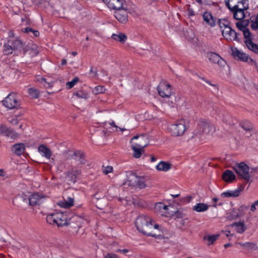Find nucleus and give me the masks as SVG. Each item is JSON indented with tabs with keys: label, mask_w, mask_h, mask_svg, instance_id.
<instances>
[{
	"label": "nucleus",
	"mask_w": 258,
	"mask_h": 258,
	"mask_svg": "<svg viewBox=\"0 0 258 258\" xmlns=\"http://www.w3.org/2000/svg\"><path fill=\"white\" fill-rule=\"evenodd\" d=\"M151 217L147 215L139 216L136 221V226L141 233L148 236L156 237L157 235L153 232V230L159 227L158 224L153 225Z\"/></svg>",
	"instance_id": "obj_1"
},
{
	"label": "nucleus",
	"mask_w": 258,
	"mask_h": 258,
	"mask_svg": "<svg viewBox=\"0 0 258 258\" xmlns=\"http://www.w3.org/2000/svg\"><path fill=\"white\" fill-rule=\"evenodd\" d=\"M71 220H67V214L62 212H56L48 215L46 217L47 223L51 225H56L57 227H62L71 224Z\"/></svg>",
	"instance_id": "obj_2"
},
{
	"label": "nucleus",
	"mask_w": 258,
	"mask_h": 258,
	"mask_svg": "<svg viewBox=\"0 0 258 258\" xmlns=\"http://www.w3.org/2000/svg\"><path fill=\"white\" fill-rule=\"evenodd\" d=\"M3 105L8 109H19L21 107V102L17 98L16 93H10L2 101Z\"/></svg>",
	"instance_id": "obj_3"
},
{
	"label": "nucleus",
	"mask_w": 258,
	"mask_h": 258,
	"mask_svg": "<svg viewBox=\"0 0 258 258\" xmlns=\"http://www.w3.org/2000/svg\"><path fill=\"white\" fill-rule=\"evenodd\" d=\"M232 168L238 175L242 177V178L244 179L246 181H249L250 178L249 172V168L246 164L242 162L240 163L236 164Z\"/></svg>",
	"instance_id": "obj_4"
},
{
	"label": "nucleus",
	"mask_w": 258,
	"mask_h": 258,
	"mask_svg": "<svg viewBox=\"0 0 258 258\" xmlns=\"http://www.w3.org/2000/svg\"><path fill=\"white\" fill-rule=\"evenodd\" d=\"M232 54L235 59L240 60L243 62H247L248 64L253 65L258 68L257 63L255 61L249 57L248 55L238 50L236 48H232Z\"/></svg>",
	"instance_id": "obj_5"
},
{
	"label": "nucleus",
	"mask_w": 258,
	"mask_h": 258,
	"mask_svg": "<svg viewBox=\"0 0 258 258\" xmlns=\"http://www.w3.org/2000/svg\"><path fill=\"white\" fill-rule=\"evenodd\" d=\"M211 130V125L209 122L205 120H201L199 121L197 127L194 131L195 137L201 138L202 135L208 134Z\"/></svg>",
	"instance_id": "obj_6"
},
{
	"label": "nucleus",
	"mask_w": 258,
	"mask_h": 258,
	"mask_svg": "<svg viewBox=\"0 0 258 258\" xmlns=\"http://www.w3.org/2000/svg\"><path fill=\"white\" fill-rule=\"evenodd\" d=\"M169 129L172 136H182L186 130L185 122L184 120H179L175 123L171 124Z\"/></svg>",
	"instance_id": "obj_7"
},
{
	"label": "nucleus",
	"mask_w": 258,
	"mask_h": 258,
	"mask_svg": "<svg viewBox=\"0 0 258 258\" xmlns=\"http://www.w3.org/2000/svg\"><path fill=\"white\" fill-rule=\"evenodd\" d=\"M128 185L130 186H137L139 188L142 189L146 187L144 179L143 177H138L132 172H128L127 175Z\"/></svg>",
	"instance_id": "obj_8"
},
{
	"label": "nucleus",
	"mask_w": 258,
	"mask_h": 258,
	"mask_svg": "<svg viewBox=\"0 0 258 258\" xmlns=\"http://www.w3.org/2000/svg\"><path fill=\"white\" fill-rule=\"evenodd\" d=\"M233 18L237 20H242L246 17L244 11L249 9L248 3L244 2L241 8H239L238 5H236L233 6Z\"/></svg>",
	"instance_id": "obj_9"
},
{
	"label": "nucleus",
	"mask_w": 258,
	"mask_h": 258,
	"mask_svg": "<svg viewBox=\"0 0 258 258\" xmlns=\"http://www.w3.org/2000/svg\"><path fill=\"white\" fill-rule=\"evenodd\" d=\"M171 85L165 81L160 82L157 91L159 95L162 98H168L171 95Z\"/></svg>",
	"instance_id": "obj_10"
},
{
	"label": "nucleus",
	"mask_w": 258,
	"mask_h": 258,
	"mask_svg": "<svg viewBox=\"0 0 258 258\" xmlns=\"http://www.w3.org/2000/svg\"><path fill=\"white\" fill-rule=\"evenodd\" d=\"M82 173L80 169L76 167H71L65 173L66 178L68 182V184L75 183L77 181V178Z\"/></svg>",
	"instance_id": "obj_11"
},
{
	"label": "nucleus",
	"mask_w": 258,
	"mask_h": 258,
	"mask_svg": "<svg viewBox=\"0 0 258 258\" xmlns=\"http://www.w3.org/2000/svg\"><path fill=\"white\" fill-rule=\"evenodd\" d=\"M222 34L224 38L227 41H236L238 42H240V39L238 36L239 34L232 29L229 25L222 30Z\"/></svg>",
	"instance_id": "obj_12"
},
{
	"label": "nucleus",
	"mask_w": 258,
	"mask_h": 258,
	"mask_svg": "<svg viewBox=\"0 0 258 258\" xmlns=\"http://www.w3.org/2000/svg\"><path fill=\"white\" fill-rule=\"evenodd\" d=\"M114 16L119 22L122 24H125L128 21L127 9L124 7L114 12Z\"/></svg>",
	"instance_id": "obj_13"
},
{
	"label": "nucleus",
	"mask_w": 258,
	"mask_h": 258,
	"mask_svg": "<svg viewBox=\"0 0 258 258\" xmlns=\"http://www.w3.org/2000/svg\"><path fill=\"white\" fill-rule=\"evenodd\" d=\"M148 145L147 144H139L135 143L132 145L131 148L133 151V157L135 158H139L141 157L143 153H144V148Z\"/></svg>",
	"instance_id": "obj_14"
},
{
	"label": "nucleus",
	"mask_w": 258,
	"mask_h": 258,
	"mask_svg": "<svg viewBox=\"0 0 258 258\" xmlns=\"http://www.w3.org/2000/svg\"><path fill=\"white\" fill-rule=\"evenodd\" d=\"M103 2L110 9L116 10V11L123 8V0H103Z\"/></svg>",
	"instance_id": "obj_15"
},
{
	"label": "nucleus",
	"mask_w": 258,
	"mask_h": 258,
	"mask_svg": "<svg viewBox=\"0 0 258 258\" xmlns=\"http://www.w3.org/2000/svg\"><path fill=\"white\" fill-rule=\"evenodd\" d=\"M0 133L3 136L13 140L16 139L18 136V134L15 132L13 130L8 128L6 126H1L0 127Z\"/></svg>",
	"instance_id": "obj_16"
},
{
	"label": "nucleus",
	"mask_w": 258,
	"mask_h": 258,
	"mask_svg": "<svg viewBox=\"0 0 258 258\" xmlns=\"http://www.w3.org/2000/svg\"><path fill=\"white\" fill-rule=\"evenodd\" d=\"M74 159L78 162V164L84 165L87 163L85 154L81 150H75L74 152Z\"/></svg>",
	"instance_id": "obj_17"
},
{
	"label": "nucleus",
	"mask_w": 258,
	"mask_h": 258,
	"mask_svg": "<svg viewBox=\"0 0 258 258\" xmlns=\"http://www.w3.org/2000/svg\"><path fill=\"white\" fill-rule=\"evenodd\" d=\"M208 57L210 61L217 63L220 66H223L225 63L224 60L215 53L210 52L208 53Z\"/></svg>",
	"instance_id": "obj_18"
},
{
	"label": "nucleus",
	"mask_w": 258,
	"mask_h": 258,
	"mask_svg": "<svg viewBox=\"0 0 258 258\" xmlns=\"http://www.w3.org/2000/svg\"><path fill=\"white\" fill-rule=\"evenodd\" d=\"M204 21L209 26L213 27L216 25V18L214 17L211 13L206 12L203 15Z\"/></svg>",
	"instance_id": "obj_19"
},
{
	"label": "nucleus",
	"mask_w": 258,
	"mask_h": 258,
	"mask_svg": "<svg viewBox=\"0 0 258 258\" xmlns=\"http://www.w3.org/2000/svg\"><path fill=\"white\" fill-rule=\"evenodd\" d=\"M38 152L40 154L47 159H50L52 154L50 149L47 148L45 145H40L38 148Z\"/></svg>",
	"instance_id": "obj_20"
},
{
	"label": "nucleus",
	"mask_w": 258,
	"mask_h": 258,
	"mask_svg": "<svg viewBox=\"0 0 258 258\" xmlns=\"http://www.w3.org/2000/svg\"><path fill=\"white\" fill-rule=\"evenodd\" d=\"M238 244H239L243 249L250 252L256 250L258 249V247L256 246V244L253 242H239L238 243Z\"/></svg>",
	"instance_id": "obj_21"
},
{
	"label": "nucleus",
	"mask_w": 258,
	"mask_h": 258,
	"mask_svg": "<svg viewBox=\"0 0 258 258\" xmlns=\"http://www.w3.org/2000/svg\"><path fill=\"white\" fill-rule=\"evenodd\" d=\"M25 150V146L23 143H17L14 145L12 150L18 156L21 155Z\"/></svg>",
	"instance_id": "obj_22"
},
{
	"label": "nucleus",
	"mask_w": 258,
	"mask_h": 258,
	"mask_svg": "<svg viewBox=\"0 0 258 258\" xmlns=\"http://www.w3.org/2000/svg\"><path fill=\"white\" fill-rule=\"evenodd\" d=\"M235 178L233 172L230 170H225L222 175L223 179L227 182H231Z\"/></svg>",
	"instance_id": "obj_23"
},
{
	"label": "nucleus",
	"mask_w": 258,
	"mask_h": 258,
	"mask_svg": "<svg viewBox=\"0 0 258 258\" xmlns=\"http://www.w3.org/2000/svg\"><path fill=\"white\" fill-rule=\"evenodd\" d=\"M158 171H167L171 168V164L170 163L164 161H161L156 167Z\"/></svg>",
	"instance_id": "obj_24"
},
{
	"label": "nucleus",
	"mask_w": 258,
	"mask_h": 258,
	"mask_svg": "<svg viewBox=\"0 0 258 258\" xmlns=\"http://www.w3.org/2000/svg\"><path fill=\"white\" fill-rule=\"evenodd\" d=\"M58 205L62 208H69L74 205V198L68 197L67 200L64 199L63 201L59 202Z\"/></svg>",
	"instance_id": "obj_25"
},
{
	"label": "nucleus",
	"mask_w": 258,
	"mask_h": 258,
	"mask_svg": "<svg viewBox=\"0 0 258 258\" xmlns=\"http://www.w3.org/2000/svg\"><path fill=\"white\" fill-rule=\"evenodd\" d=\"M41 199L37 194H34L29 196L28 201L29 204L31 206H34L36 205H39L40 203Z\"/></svg>",
	"instance_id": "obj_26"
},
{
	"label": "nucleus",
	"mask_w": 258,
	"mask_h": 258,
	"mask_svg": "<svg viewBox=\"0 0 258 258\" xmlns=\"http://www.w3.org/2000/svg\"><path fill=\"white\" fill-rule=\"evenodd\" d=\"M172 206H166L161 203H156L155 206V209L157 211L163 212V211H167L168 214H170V209H172Z\"/></svg>",
	"instance_id": "obj_27"
},
{
	"label": "nucleus",
	"mask_w": 258,
	"mask_h": 258,
	"mask_svg": "<svg viewBox=\"0 0 258 258\" xmlns=\"http://www.w3.org/2000/svg\"><path fill=\"white\" fill-rule=\"evenodd\" d=\"M231 226L232 227L235 226V230L237 233L240 234L243 233L246 229V227L243 222H234Z\"/></svg>",
	"instance_id": "obj_28"
},
{
	"label": "nucleus",
	"mask_w": 258,
	"mask_h": 258,
	"mask_svg": "<svg viewBox=\"0 0 258 258\" xmlns=\"http://www.w3.org/2000/svg\"><path fill=\"white\" fill-rule=\"evenodd\" d=\"M240 126L246 132H251L253 130V125L248 120L241 121Z\"/></svg>",
	"instance_id": "obj_29"
},
{
	"label": "nucleus",
	"mask_w": 258,
	"mask_h": 258,
	"mask_svg": "<svg viewBox=\"0 0 258 258\" xmlns=\"http://www.w3.org/2000/svg\"><path fill=\"white\" fill-rule=\"evenodd\" d=\"M209 208V206L204 203H199L193 207V210L198 212H202L206 211Z\"/></svg>",
	"instance_id": "obj_30"
},
{
	"label": "nucleus",
	"mask_w": 258,
	"mask_h": 258,
	"mask_svg": "<svg viewBox=\"0 0 258 258\" xmlns=\"http://www.w3.org/2000/svg\"><path fill=\"white\" fill-rule=\"evenodd\" d=\"M12 43L11 42V40L9 39L7 43L4 44V49L3 52L6 55H9L13 53V51L14 49L12 47Z\"/></svg>",
	"instance_id": "obj_31"
},
{
	"label": "nucleus",
	"mask_w": 258,
	"mask_h": 258,
	"mask_svg": "<svg viewBox=\"0 0 258 258\" xmlns=\"http://www.w3.org/2000/svg\"><path fill=\"white\" fill-rule=\"evenodd\" d=\"M12 43V47L14 50H21L23 47V44L21 40L15 39L14 38L11 39Z\"/></svg>",
	"instance_id": "obj_32"
},
{
	"label": "nucleus",
	"mask_w": 258,
	"mask_h": 258,
	"mask_svg": "<svg viewBox=\"0 0 258 258\" xmlns=\"http://www.w3.org/2000/svg\"><path fill=\"white\" fill-rule=\"evenodd\" d=\"M219 237V234L207 235L203 237V240H207L208 245L213 244V243L218 239Z\"/></svg>",
	"instance_id": "obj_33"
},
{
	"label": "nucleus",
	"mask_w": 258,
	"mask_h": 258,
	"mask_svg": "<svg viewBox=\"0 0 258 258\" xmlns=\"http://www.w3.org/2000/svg\"><path fill=\"white\" fill-rule=\"evenodd\" d=\"M240 190H229L221 194L222 197H237L240 195Z\"/></svg>",
	"instance_id": "obj_34"
},
{
	"label": "nucleus",
	"mask_w": 258,
	"mask_h": 258,
	"mask_svg": "<svg viewBox=\"0 0 258 258\" xmlns=\"http://www.w3.org/2000/svg\"><path fill=\"white\" fill-rule=\"evenodd\" d=\"M111 37L112 39L119 41L121 43H124L127 39L126 35L122 33H119L118 34H113Z\"/></svg>",
	"instance_id": "obj_35"
},
{
	"label": "nucleus",
	"mask_w": 258,
	"mask_h": 258,
	"mask_svg": "<svg viewBox=\"0 0 258 258\" xmlns=\"http://www.w3.org/2000/svg\"><path fill=\"white\" fill-rule=\"evenodd\" d=\"M240 216L239 213L235 209H233L232 211L227 213L226 219L229 220H235Z\"/></svg>",
	"instance_id": "obj_36"
},
{
	"label": "nucleus",
	"mask_w": 258,
	"mask_h": 258,
	"mask_svg": "<svg viewBox=\"0 0 258 258\" xmlns=\"http://www.w3.org/2000/svg\"><path fill=\"white\" fill-rule=\"evenodd\" d=\"M248 41L249 43L246 45L248 49L258 54V44L254 43L252 41L249 40Z\"/></svg>",
	"instance_id": "obj_37"
},
{
	"label": "nucleus",
	"mask_w": 258,
	"mask_h": 258,
	"mask_svg": "<svg viewBox=\"0 0 258 258\" xmlns=\"http://www.w3.org/2000/svg\"><path fill=\"white\" fill-rule=\"evenodd\" d=\"M243 36L245 38L244 43L245 45H247L249 43V40L252 41L251 34L248 28L243 30Z\"/></svg>",
	"instance_id": "obj_38"
},
{
	"label": "nucleus",
	"mask_w": 258,
	"mask_h": 258,
	"mask_svg": "<svg viewBox=\"0 0 258 258\" xmlns=\"http://www.w3.org/2000/svg\"><path fill=\"white\" fill-rule=\"evenodd\" d=\"M28 93L32 98H38L39 96V91L34 88H30L28 89Z\"/></svg>",
	"instance_id": "obj_39"
},
{
	"label": "nucleus",
	"mask_w": 258,
	"mask_h": 258,
	"mask_svg": "<svg viewBox=\"0 0 258 258\" xmlns=\"http://www.w3.org/2000/svg\"><path fill=\"white\" fill-rule=\"evenodd\" d=\"M223 120L225 122L230 125H234L236 121V120H234L230 115L228 114L224 116Z\"/></svg>",
	"instance_id": "obj_40"
},
{
	"label": "nucleus",
	"mask_w": 258,
	"mask_h": 258,
	"mask_svg": "<svg viewBox=\"0 0 258 258\" xmlns=\"http://www.w3.org/2000/svg\"><path fill=\"white\" fill-rule=\"evenodd\" d=\"M73 95H76L79 98L87 99L88 98V94L83 90L74 92Z\"/></svg>",
	"instance_id": "obj_41"
},
{
	"label": "nucleus",
	"mask_w": 258,
	"mask_h": 258,
	"mask_svg": "<svg viewBox=\"0 0 258 258\" xmlns=\"http://www.w3.org/2000/svg\"><path fill=\"white\" fill-rule=\"evenodd\" d=\"M218 23L220 29H222L223 27L226 28V27H228L230 24V23L226 19H219L218 21Z\"/></svg>",
	"instance_id": "obj_42"
},
{
	"label": "nucleus",
	"mask_w": 258,
	"mask_h": 258,
	"mask_svg": "<svg viewBox=\"0 0 258 258\" xmlns=\"http://www.w3.org/2000/svg\"><path fill=\"white\" fill-rule=\"evenodd\" d=\"M170 212L171 213L170 214L172 216H174L175 218L177 219L182 218L184 216V214L182 211L177 210L176 211H173L172 210H170Z\"/></svg>",
	"instance_id": "obj_43"
},
{
	"label": "nucleus",
	"mask_w": 258,
	"mask_h": 258,
	"mask_svg": "<svg viewBox=\"0 0 258 258\" xmlns=\"http://www.w3.org/2000/svg\"><path fill=\"white\" fill-rule=\"evenodd\" d=\"M22 31L25 33L32 32L33 33V36L34 37H37L39 35V32L38 31L34 30L30 27H26L22 29Z\"/></svg>",
	"instance_id": "obj_44"
},
{
	"label": "nucleus",
	"mask_w": 258,
	"mask_h": 258,
	"mask_svg": "<svg viewBox=\"0 0 258 258\" xmlns=\"http://www.w3.org/2000/svg\"><path fill=\"white\" fill-rule=\"evenodd\" d=\"M79 81V78L77 77L74 78L71 81L68 82L66 84L67 87L68 89L73 88L76 84Z\"/></svg>",
	"instance_id": "obj_45"
},
{
	"label": "nucleus",
	"mask_w": 258,
	"mask_h": 258,
	"mask_svg": "<svg viewBox=\"0 0 258 258\" xmlns=\"http://www.w3.org/2000/svg\"><path fill=\"white\" fill-rule=\"evenodd\" d=\"M105 88L104 86H97L93 90V92L95 94L103 93L105 91Z\"/></svg>",
	"instance_id": "obj_46"
},
{
	"label": "nucleus",
	"mask_w": 258,
	"mask_h": 258,
	"mask_svg": "<svg viewBox=\"0 0 258 258\" xmlns=\"http://www.w3.org/2000/svg\"><path fill=\"white\" fill-rule=\"evenodd\" d=\"M63 155L66 160H70L71 159H73L75 155H74V152L73 153L70 150L66 151L63 152Z\"/></svg>",
	"instance_id": "obj_47"
},
{
	"label": "nucleus",
	"mask_w": 258,
	"mask_h": 258,
	"mask_svg": "<svg viewBox=\"0 0 258 258\" xmlns=\"http://www.w3.org/2000/svg\"><path fill=\"white\" fill-rule=\"evenodd\" d=\"M28 196H27L26 195L24 194V193H22L21 194H19L17 196V198L19 199L20 200L23 201L24 202L26 203H29L28 199H29Z\"/></svg>",
	"instance_id": "obj_48"
},
{
	"label": "nucleus",
	"mask_w": 258,
	"mask_h": 258,
	"mask_svg": "<svg viewBox=\"0 0 258 258\" xmlns=\"http://www.w3.org/2000/svg\"><path fill=\"white\" fill-rule=\"evenodd\" d=\"M186 219L177 220L176 225L178 228L181 229L183 226H185Z\"/></svg>",
	"instance_id": "obj_49"
},
{
	"label": "nucleus",
	"mask_w": 258,
	"mask_h": 258,
	"mask_svg": "<svg viewBox=\"0 0 258 258\" xmlns=\"http://www.w3.org/2000/svg\"><path fill=\"white\" fill-rule=\"evenodd\" d=\"M248 206L245 205L240 206L238 209V212L239 213V215H243L244 214V211L248 209Z\"/></svg>",
	"instance_id": "obj_50"
},
{
	"label": "nucleus",
	"mask_w": 258,
	"mask_h": 258,
	"mask_svg": "<svg viewBox=\"0 0 258 258\" xmlns=\"http://www.w3.org/2000/svg\"><path fill=\"white\" fill-rule=\"evenodd\" d=\"M236 26L237 28L240 31H243V30H245L246 28H245L242 23L241 21L238 22L236 23Z\"/></svg>",
	"instance_id": "obj_51"
},
{
	"label": "nucleus",
	"mask_w": 258,
	"mask_h": 258,
	"mask_svg": "<svg viewBox=\"0 0 258 258\" xmlns=\"http://www.w3.org/2000/svg\"><path fill=\"white\" fill-rule=\"evenodd\" d=\"M113 171V168L110 166H108L106 167V168L103 170V172L105 174H107L109 173H111Z\"/></svg>",
	"instance_id": "obj_52"
},
{
	"label": "nucleus",
	"mask_w": 258,
	"mask_h": 258,
	"mask_svg": "<svg viewBox=\"0 0 258 258\" xmlns=\"http://www.w3.org/2000/svg\"><path fill=\"white\" fill-rule=\"evenodd\" d=\"M251 28L253 30H256L258 28V21L255 19V21H251Z\"/></svg>",
	"instance_id": "obj_53"
},
{
	"label": "nucleus",
	"mask_w": 258,
	"mask_h": 258,
	"mask_svg": "<svg viewBox=\"0 0 258 258\" xmlns=\"http://www.w3.org/2000/svg\"><path fill=\"white\" fill-rule=\"evenodd\" d=\"M256 206H258V200L255 201L251 206L250 207V211L252 212H254L256 208Z\"/></svg>",
	"instance_id": "obj_54"
},
{
	"label": "nucleus",
	"mask_w": 258,
	"mask_h": 258,
	"mask_svg": "<svg viewBox=\"0 0 258 258\" xmlns=\"http://www.w3.org/2000/svg\"><path fill=\"white\" fill-rule=\"evenodd\" d=\"M105 258H118V256L117 255L114 253H108L107 254L105 257Z\"/></svg>",
	"instance_id": "obj_55"
},
{
	"label": "nucleus",
	"mask_w": 258,
	"mask_h": 258,
	"mask_svg": "<svg viewBox=\"0 0 258 258\" xmlns=\"http://www.w3.org/2000/svg\"><path fill=\"white\" fill-rule=\"evenodd\" d=\"M229 0H228V1H226L225 2V5L226 6V7L228 8V9L231 12H232L234 10V9H233V7H231L230 5V3H229Z\"/></svg>",
	"instance_id": "obj_56"
},
{
	"label": "nucleus",
	"mask_w": 258,
	"mask_h": 258,
	"mask_svg": "<svg viewBox=\"0 0 258 258\" xmlns=\"http://www.w3.org/2000/svg\"><path fill=\"white\" fill-rule=\"evenodd\" d=\"M57 168L60 169V171H62V170L64 168V164L63 162H60L57 165Z\"/></svg>",
	"instance_id": "obj_57"
},
{
	"label": "nucleus",
	"mask_w": 258,
	"mask_h": 258,
	"mask_svg": "<svg viewBox=\"0 0 258 258\" xmlns=\"http://www.w3.org/2000/svg\"><path fill=\"white\" fill-rule=\"evenodd\" d=\"M243 24L244 26L246 28L249 24V20H243L241 21Z\"/></svg>",
	"instance_id": "obj_58"
},
{
	"label": "nucleus",
	"mask_w": 258,
	"mask_h": 258,
	"mask_svg": "<svg viewBox=\"0 0 258 258\" xmlns=\"http://www.w3.org/2000/svg\"><path fill=\"white\" fill-rule=\"evenodd\" d=\"M188 14L190 16H194L195 15L194 11L191 9H188Z\"/></svg>",
	"instance_id": "obj_59"
},
{
	"label": "nucleus",
	"mask_w": 258,
	"mask_h": 258,
	"mask_svg": "<svg viewBox=\"0 0 258 258\" xmlns=\"http://www.w3.org/2000/svg\"><path fill=\"white\" fill-rule=\"evenodd\" d=\"M92 73H94V76H93L94 77H97V76L98 75L97 74V70H95V71H94L93 70V68L92 67H91V69H90V74H91Z\"/></svg>",
	"instance_id": "obj_60"
},
{
	"label": "nucleus",
	"mask_w": 258,
	"mask_h": 258,
	"mask_svg": "<svg viewBox=\"0 0 258 258\" xmlns=\"http://www.w3.org/2000/svg\"><path fill=\"white\" fill-rule=\"evenodd\" d=\"M191 199L192 198L190 196L186 197L183 198V201L184 202H186L187 203H189Z\"/></svg>",
	"instance_id": "obj_61"
},
{
	"label": "nucleus",
	"mask_w": 258,
	"mask_h": 258,
	"mask_svg": "<svg viewBox=\"0 0 258 258\" xmlns=\"http://www.w3.org/2000/svg\"><path fill=\"white\" fill-rule=\"evenodd\" d=\"M250 171L249 172V173H252V172H256V173H257L258 172V167H254V168H251L250 169Z\"/></svg>",
	"instance_id": "obj_62"
},
{
	"label": "nucleus",
	"mask_w": 258,
	"mask_h": 258,
	"mask_svg": "<svg viewBox=\"0 0 258 258\" xmlns=\"http://www.w3.org/2000/svg\"><path fill=\"white\" fill-rule=\"evenodd\" d=\"M244 187V185H243L242 184H241L240 185V186L237 189H236V190H240V193L243 190Z\"/></svg>",
	"instance_id": "obj_63"
},
{
	"label": "nucleus",
	"mask_w": 258,
	"mask_h": 258,
	"mask_svg": "<svg viewBox=\"0 0 258 258\" xmlns=\"http://www.w3.org/2000/svg\"><path fill=\"white\" fill-rule=\"evenodd\" d=\"M118 250L120 252H122L124 254H126L128 251V250L127 249H119Z\"/></svg>",
	"instance_id": "obj_64"
}]
</instances>
